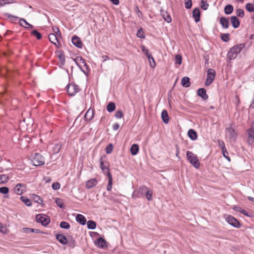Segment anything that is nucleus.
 Segmentation results:
<instances>
[{"label":"nucleus","mask_w":254,"mask_h":254,"mask_svg":"<svg viewBox=\"0 0 254 254\" xmlns=\"http://www.w3.org/2000/svg\"><path fill=\"white\" fill-rule=\"evenodd\" d=\"M94 117V110L89 108L86 112L84 116V119L86 121H90Z\"/></svg>","instance_id":"nucleus-14"},{"label":"nucleus","mask_w":254,"mask_h":254,"mask_svg":"<svg viewBox=\"0 0 254 254\" xmlns=\"http://www.w3.org/2000/svg\"><path fill=\"white\" fill-rule=\"evenodd\" d=\"M3 15L5 16H6L7 17H8V18H9L10 20L12 22H14V21H17L18 20V19L19 20L20 18H19L17 16H14V15H11L10 14H9L8 13H4L3 14Z\"/></svg>","instance_id":"nucleus-36"},{"label":"nucleus","mask_w":254,"mask_h":254,"mask_svg":"<svg viewBox=\"0 0 254 254\" xmlns=\"http://www.w3.org/2000/svg\"><path fill=\"white\" fill-rule=\"evenodd\" d=\"M246 8L249 12H254V5L252 3H248L246 5Z\"/></svg>","instance_id":"nucleus-48"},{"label":"nucleus","mask_w":254,"mask_h":254,"mask_svg":"<svg viewBox=\"0 0 254 254\" xmlns=\"http://www.w3.org/2000/svg\"><path fill=\"white\" fill-rule=\"evenodd\" d=\"M22 230L24 233H33L34 231V229L30 228H23Z\"/></svg>","instance_id":"nucleus-63"},{"label":"nucleus","mask_w":254,"mask_h":254,"mask_svg":"<svg viewBox=\"0 0 254 254\" xmlns=\"http://www.w3.org/2000/svg\"><path fill=\"white\" fill-rule=\"evenodd\" d=\"M181 84L184 87H189L190 85V79L187 76L184 77L181 80Z\"/></svg>","instance_id":"nucleus-24"},{"label":"nucleus","mask_w":254,"mask_h":254,"mask_svg":"<svg viewBox=\"0 0 254 254\" xmlns=\"http://www.w3.org/2000/svg\"><path fill=\"white\" fill-rule=\"evenodd\" d=\"M66 91L70 96H74L80 91V88L78 85L73 83L68 84L65 87Z\"/></svg>","instance_id":"nucleus-3"},{"label":"nucleus","mask_w":254,"mask_h":254,"mask_svg":"<svg viewBox=\"0 0 254 254\" xmlns=\"http://www.w3.org/2000/svg\"><path fill=\"white\" fill-rule=\"evenodd\" d=\"M94 244L100 249H104L107 247L106 241L102 237L99 238L96 241H95Z\"/></svg>","instance_id":"nucleus-10"},{"label":"nucleus","mask_w":254,"mask_h":254,"mask_svg":"<svg viewBox=\"0 0 254 254\" xmlns=\"http://www.w3.org/2000/svg\"><path fill=\"white\" fill-rule=\"evenodd\" d=\"M20 199L27 206H30L32 205L31 200L26 197L22 196L20 197Z\"/></svg>","instance_id":"nucleus-39"},{"label":"nucleus","mask_w":254,"mask_h":254,"mask_svg":"<svg viewBox=\"0 0 254 254\" xmlns=\"http://www.w3.org/2000/svg\"><path fill=\"white\" fill-rule=\"evenodd\" d=\"M163 17L165 21H166L167 23H170L172 21V18L167 13H166V14L163 15Z\"/></svg>","instance_id":"nucleus-52"},{"label":"nucleus","mask_w":254,"mask_h":254,"mask_svg":"<svg viewBox=\"0 0 254 254\" xmlns=\"http://www.w3.org/2000/svg\"><path fill=\"white\" fill-rule=\"evenodd\" d=\"M35 219L37 223H41L44 226H47L50 223L49 217L44 214H38Z\"/></svg>","instance_id":"nucleus-5"},{"label":"nucleus","mask_w":254,"mask_h":254,"mask_svg":"<svg viewBox=\"0 0 254 254\" xmlns=\"http://www.w3.org/2000/svg\"><path fill=\"white\" fill-rule=\"evenodd\" d=\"M58 58L60 61V67L63 66L65 64V56L63 51L60 52V54L58 55Z\"/></svg>","instance_id":"nucleus-29"},{"label":"nucleus","mask_w":254,"mask_h":254,"mask_svg":"<svg viewBox=\"0 0 254 254\" xmlns=\"http://www.w3.org/2000/svg\"><path fill=\"white\" fill-rule=\"evenodd\" d=\"M108 184L107 187V190H111V189L112 188L113 179H112V174L111 173H109V177H108Z\"/></svg>","instance_id":"nucleus-37"},{"label":"nucleus","mask_w":254,"mask_h":254,"mask_svg":"<svg viewBox=\"0 0 254 254\" xmlns=\"http://www.w3.org/2000/svg\"><path fill=\"white\" fill-rule=\"evenodd\" d=\"M188 136L192 140H195L197 138L196 132L193 129H190L188 132Z\"/></svg>","instance_id":"nucleus-22"},{"label":"nucleus","mask_w":254,"mask_h":254,"mask_svg":"<svg viewBox=\"0 0 254 254\" xmlns=\"http://www.w3.org/2000/svg\"><path fill=\"white\" fill-rule=\"evenodd\" d=\"M175 64H181L182 62V57L180 55H177L176 56L175 58Z\"/></svg>","instance_id":"nucleus-49"},{"label":"nucleus","mask_w":254,"mask_h":254,"mask_svg":"<svg viewBox=\"0 0 254 254\" xmlns=\"http://www.w3.org/2000/svg\"><path fill=\"white\" fill-rule=\"evenodd\" d=\"M52 29L53 32L55 33V34H57V35H61V33L60 31L59 28L58 27L54 26L52 27Z\"/></svg>","instance_id":"nucleus-55"},{"label":"nucleus","mask_w":254,"mask_h":254,"mask_svg":"<svg viewBox=\"0 0 254 254\" xmlns=\"http://www.w3.org/2000/svg\"><path fill=\"white\" fill-rule=\"evenodd\" d=\"M115 116L117 119H121L123 117V113L122 111L118 110L116 112Z\"/></svg>","instance_id":"nucleus-57"},{"label":"nucleus","mask_w":254,"mask_h":254,"mask_svg":"<svg viewBox=\"0 0 254 254\" xmlns=\"http://www.w3.org/2000/svg\"><path fill=\"white\" fill-rule=\"evenodd\" d=\"M136 36L137 37L141 39L145 38V37L142 28L138 29L136 33Z\"/></svg>","instance_id":"nucleus-42"},{"label":"nucleus","mask_w":254,"mask_h":254,"mask_svg":"<svg viewBox=\"0 0 254 254\" xmlns=\"http://www.w3.org/2000/svg\"><path fill=\"white\" fill-rule=\"evenodd\" d=\"M68 247L73 248L76 245V241L72 236H70L67 240V243Z\"/></svg>","instance_id":"nucleus-31"},{"label":"nucleus","mask_w":254,"mask_h":254,"mask_svg":"<svg viewBox=\"0 0 254 254\" xmlns=\"http://www.w3.org/2000/svg\"><path fill=\"white\" fill-rule=\"evenodd\" d=\"M117 197L118 195L117 194H115L114 192L111 191L109 199L112 200L115 202H117L119 200V199L117 198Z\"/></svg>","instance_id":"nucleus-45"},{"label":"nucleus","mask_w":254,"mask_h":254,"mask_svg":"<svg viewBox=\"0 0 254 254\" xmlns=\"http://www.w3.org/2000/svg\"><path fill=\"white\" fill-rule=\"evenodd\" d=\"M34 199L35 202H37L38 203H41L42 202V200L41 198V197L37 195H35L34 197Z\"/></svg>","instance_id":"nucleus-61"},{"label":"nucleus","mask_w":254,"mask_h":254,"mask_svg":"<svg viewBox=\"0 0 254 254\" xmlns=\"http://www.w3.org/2000/svg\"><path fill=\"white\" fill-rule=\"evenodd\" d=\"M55 202L56 204L61 208H64L65 206L64 204L63 199L60 198H55Z\"/></svg>","instance_id":"nucleus-38"},{"label":"nucleus","mask_w":254,"mask_h":254,"mask_svg":"<svg viewBox=\"0 0 254 254\" xmlns=\"http://www.w3.org/2000/svg\"><path fill=\"white\" fill-rule=\"evenodd\" d=\"M8 180V177L6 175H0V184L6 183Z\"/></svg>","instance_id":"nucleus-47"},{"label":"nucleus","mask_w":254,"mask_h":254,"mask_svg":"<svg viewBox=\"0 0 254 254\" xmlns=\"http://www.w3.org/2000/svg\"><path fill=\"white\" fill-rule=\"evenodd\" d=\"M33 165L35 166H40L45 164L44 158L39 153H35L31 160Z\"/></svg>","instance_id":"nucleus-4"},{"label":"nucleus","mask_w":254,"mask_h":254,"mask_svg":"<svg viewBox=\"0 0 254 254\" xmlns=\"http://www.w3.org/2000/svg\"><path fill=\"white\" fill-rule=\"evenodd\" d=\"M19 24L21 26L27 29L33 28L34 27L32 25L29 23L25 19L22 18L19 19Z\"/></svg>","instance_id":"nucleus-13"},{"label":"nucleus","mask_w":254,"mask_h":254,"mask_svg":"<svg viewBox=\"0 0 254 254\" xmlns=\"http://www.w3.org/2000/svg\"><path fill=\"white\" fill-rule=\"evenodd\" d=\"M100 167L103 173L108 177L109 173H111L109 169V165L106 166L104 164V162L102 161V157L100 158Z\"/></svg>","instance_id":"nucleus-11"},{"label":"nucleus","mask_w":254,"mask_h":254,"mask_svg":"<svg viewBox=\"0 0 254 254\" xmlns=\"http://www.w3.org/2000/svg\"><path fill=\"white\" fill-rule=\"evenodd\" d=\"M130 153L132 155H136L139 151V146L137 144H133L130 149Z\"/></svg>","instance_id":"nucleus-27"},{"label":"nucleus","mask_w":254,"mask_h":254,"mask_svg":"<svg viewBox=\"0 0 254 254\" xmlns=\"http://www.w3.org/2000/svg\"><path fill=\"white\" fill-rule=\"evenodd\" d=\"M233 6L231 4H227L224 7V12L227 15L231 14L233 12Z\"/></svg>","instance_id":"nucleus-32"},{"label":"nucleus","mask_w":254,"mask_h":254,"mask_svg":"<svg viewBox=\"0 0 254 254\" xmlns=\"http://www.w3.org/2000/svg\"><path fill=\"white\" fill-rule=\"evenodd\" d=\"M97 184V181L95 179H92L88 180L86 184V188L87 189H90Z\"/></svg>","instance_id":"nucleus-23"},{"label":"nucleus","mask_w":254,"mask_h":254,"mask_svg":"<svg viewBox=\"0 0 254 254\" xmlns=\"http://www.w3.org/2000/svg\"><path fill=\"white\" fill-rule=\"evenodd\" d=\"M233 209L236 212H241V211L242 210L243 208H242L241 207L239 206L235 205L233 206Z\"/></svg>","instance_id":"nucleus-64"},{"label":"nucleus","mask_w":254,"mask_h":254,"mask_svg":"<svg viewBox=\"0 0 254 254\" xmlns=\"http://www.w3.org/2000/svg\"><path fill=\"white\" fill-rule=\"evenodd\" d=\"M161 118L163 122L165 124H167L169 121V117L167 111L166 110H163L161 113Z\"/></svg>","instance_id":"nucleus-26"},{"label":"nucleus","mask_w":254,"mask_h":254,"mask_svg":"<svg viewBox=\"0 0 254 254\" xmlns=\"http://www.w3.org/2000/svg\"><path fill=\"white\" fill-rule=\"evenodd\" d=\"M245 43H241L232 47L227 53V58L230 60H234L242 50L245 47Z\"/></svg>","instance_id":"nucleus-1"},{"label":"nucleus","mask_w":254,"mask_h":254,"mask_svg":"<svg viewBox=\"0 0 254 254\" xmlns=\"http://www.w3.org/2000/svg\"><path fill=\"white\" fill-rule=\"evenodd\" d=\"M74 62L77 65V66L81 69V70L87 76V72L85 70L82 68V66H80L79 60H77V57L73 60Z\"/></svg>","instance_id":"nucleus-46"},{"label":"nucleus","mask_w":254,"mask_h":254,"mask_svg":"<svg viewBox=\"0 0 254 254\" xmlns=\"http://www.w3.org/2000/svg\"><path fill=\"white\" fill-rule=\"evenodd\" d=\"M223 156L229 161H230V158L228 156V152L227 151V149L222 151Z\"/></svg>","instance_id":"nucleus-60"},{"label":"nucleus","mask_w":254,"mask_h":254,"mask_svg":"<svg viewBox=\"0 0 254 254\" xmlns=\"http://www.w3.org/2000/svg\"><path fill=\"white\" fill-rule=\"evenodd\" d=\"M31 34L33 36H34L36 37L38 40H40L42 38V35L40 32H39L37 30H34L31 31Z\"/></svg>","instance_id":"nucleus-43"},{"label":"nucleus","mask_w":254,"mask_h":254,"mask_svg":"<svg viewBox=\"0 0 254 254\" xmlns=\"http://www.w3.org/2000/svg\"><path fill=\"white\" fill-rule=\"evenodd\" d=\"M116 109V104L112 102H109L107 106V110L108 112L111 113Z\"/></svg>","instance_id":"nucleus-35"},{"label":"nucleus","mask_w":254,"mask_h":254,"mask_svg":"<svg viewBox=\"0 0 254 254\" xmlns=\"http://www.w3.org/2000/svg\"><path fill=\"white\" fill-rule=\"evenodd\" d=\"M218 146L221 148L222 151H224V150L226 149V148L225 146L224 142L223 140H218Z\"/></svg>","instance_id":"nucleus-56"},{"label":"nucleus","mask_w":254,"mask_h":254,"mask_svg":"<svg viewBox=\"0 0 254 254\" xmlns=\"http://www.w3.org/2000/svg\"><path fill=\"white\" fill-rule=\"evenodd\" d=\"M60 187L61 185L58 182H55L52 185V188L55 190H59L60 189Z\"/></svg>","instance_id":"nucleus-54"},{"label":"nucleus","mask_w":254,"mask_h":254,"mask_svg":"<svg viewBox=\"0 0 254 254\" xmlns=\"http://www.w3.org/2000/svg\"><path fill=\"white\" fill-rule=\"evenodd\" d=\"M56 239L62 245H65L67 243V239L63 234H57L56 235Z\"/></svg>","instance_id":"nucleus-17"},{"label":"nucleus","mask_w":254,"mask_h":254,"mask_svg":"<svg viewBox=\"0 0 254 254\" xmlns=\"http://www.w3.org/2000/svg\"><path fill=\"white\" fill-rule=\"evenodd\" d=\"M71 41L72 44L78 48H82V43L80 39L77 36L74 35L72 37Z\"/></svg>","instance_id":"nucleus-12"},{"label":"nucleus","mask_w":254,"mask_h":254,"mask_svg":"<svg viewBox=\"0 0 254 254\" xmlns=\"http://www.w3.org/2000/svg\"><path fill=\"white\" fill-rule=\"evenodd\" d=\"M220 37L221 40L225 42H227L230 40V34L229 33H222L220 35Z\"/></svg>","instance_id":"nucleus-40"},{"label":"nucleus","mask_w":254,"mask_h":254,"mask_svg":"<svg viewBox=\"0 0 254 254\" xmlns=\"http://www.w3.org/2000/svg\"><path fill=\"white\" fill-rule=\"evenodd\" d=\"M145 195L149 201L152 199V191H146Z\"/></svg>","instance_id":"nucleus-59"},{"label":"nucleus","mask_w":254,"mask_h":254,"mask_svg":"<svg viewBox=\"0 0 254 254\" xmlns=\"http://www.w3.org/2000/svg\"><path fill=\"white\" fill-rule=\"evenodd\" d=\"M197 95L203 100H206L208 98V96L206 94V90L203 88H201L198 89Z\"/></svg>","instance_id":"nucleus-15"},{"label":"nucleus","mask_w":254,"mask_h":254,"mask_svg":"<svg viewBox=\"0 0 254 254\" xmlns=\"http://www.w3.org/2000/svg\"><path fill=\"white\" fill-rule=\"evenodd\" d=\"M226 220L230 225L235 228H239L242 226L240 222L231 215L228 216L226 218Z\"/></svg>","instance_id":"nucleus-8"},{"label":"nucleus","mask_w":254,"mask_h":254,"mask_svg":"<svg viewBox=\"0 0 254 254\" xmlns=\"http://www.w3.org/2000/svg\"><path fill=\"white\" fill-rule=\"evenodd\" d=\"M141 49L142 53L147 57V59H148L150 66L152 68L154 67L156 65L155 62L152 55L149 52L148 50L144 45L141 46Z\"/></svg>","instance_id":"nucleus-6"},{"label":"nucleus","mask_w":254,"mask_h":254,"mask_svg":"<svg viewBox=\"0 0 254 254\" xmlns=\"http://www.w3.org/2000/svg\"><path fill=\"white\" fill-rule=\"evenodd\" d=\"M200 6L201 8L203 10H207L209 6V4L207 3V1H205L204 0H202L200 2Z\"/></svg>","instance_id":"nucleus-44"},{"label":"nucleus","mask_w":254,"mask_h":254,"mask_svg":"<svg viewBox=\"0 0 254 254\" xmlns=\"http://www.w3.org/2000/svg\"><path fill=\"white\" fill-rule=\"evenodd\" d=\"M28 189L27 185L24 183L17 184L13 189V190H25Z\"/></svg>","instance_id":"nucleus-21"},{"label":"nucleus","mask_w":254,"mask_h":254,"mask_svg":"<svg viewBox=\"0 0 254 254\" xmlns=\"http://www.w3.org/2000/svg\"><path fill=\"white\" fill-rule=\"evenodd\" d=\"M58 36V35L57 34L54 33H50L48 36L49 41L55 45H57L56 43H59L57 37Z\"/></svg>","instance_id":"nucleus-25"},{"label":"nucleus","mask_w":254,"mask_h":254,"mask_svg":"<svg viewBox=\"0 0 254 254\" xmlns=\"http://www.w3.org/2000/svg\"><path fill=\"white\" fill-rule=\"evenodd\" d=\"M113 149V145L112 144L110 143L105 148L106 152L107 154H110Z\"/></svg>","instance_id":"nucleus-50"},{"label":"nucleus","mask_w":254,"mask_h":254,"mask_svg":"<svg viewBox=\"0 0 254 254\" xmlns=\"http://www.w3.org/2000/svg\"><path fill=\"white\" fill-rule=\"evenodd\" d=\"M241 213H242L243 214H244V215L249 217H252L253 216V214L252 213L249 212L243 209L241 211Z\"/></svg>","instance_id":"nucleus-58"},{"label":"nucleus","mask_w":254,"mask_h":254,"mask_svg":"<svg viewBox=\"0 0 254 254\" xmlns=\"http://www.w3.org/2000/svg\"><path fill=\"white\" fill-rule=\"evenodd\" d=\"M248 132L249 134L248 142L250 145H252L254 142V133L249 129L248 130Z\"/></svg>","instance_id":"nucleus-30"},{"label":"nucleus","mask_w":254,"mask_h":254,"mask_svg":"<svg viewBox=\"0 0 254 254\" xmlns=\"http://www.w3.org/2000/svg\"><path fill=\"white\" fill-rule=\"evenodd\" d=\"M60 228L64 229H69L70 227L69 223L65 221H62L60 224Z\"/></svg>","instance_id":"nucleus-41"},{"label":"nucleus","mask_w":254,"mask_h":254,"mask_svg":"<svg viewBox=\"0 0 254 254\" xmlns=\"http://www.w3.org/2000/svg\"><path fill=\"white\" fill-rule=\"evenodd\" d=\"M226 134L228 135L229 137L232 139H235L237 137V133L234 128L230 125L229 127L226 128Z\"/></svg>","instance_id":"nucleus-9"},{"label":"nucleus","mask_w":254,"mask_h":254,"mask_svg":"<svg viewBox=\"0 0 254 254\" xmlns=\"http://www.w3.org/2000/svg\"><path fill=\"white\" fill-rule=\"evenodd\" d=\"M62 144L61 143H55L53 147V151L54 154L58 153L61 148H62Z\"/></svg>","instance_id":"nucleus-34"},{"label":"nucleus","mask_w":254,"mask_h":254,"mask_svg":"<svg viewBox=\"0 0 254 254\" xmlns=\"http://www.w3.org/2000/svg\"><path fill=\"white\" fill-rule=\"evenodd\" d=\"M215 76V70L212 68H209L207 72V78L205 81V86L210 85L214 80Z\"/></svg>","instance_id":"nucleus-7"},{"label":"nucleus","mask_w":254,"mask_h":254,"mask_svg":"<svg viewBox=\"0 0 254 254\" xmlns=\"http://www.w3.org/2000/svg\"><path fill=\"white\" fill-rule=\"evenodd\" d=\"M236 14L237 16L241 18L244 16V11L243 9L239 8L236 10Z\"/></svg>","instance_id":"nucleus-53"},{"label":"nucleus","mask_w":254,"mask_h":254,"mask_svg":"<svg viewBox=\"0 0 254 254\" xmlns=\"http://www.w3.org/2000/svg\"><path fill=\"white\" fill-rule=\"evenodd\" d=\"M135 11L136 13V14L138 15L139 17H140L142 15V13L141 11L139 10V7L138 6H136L134 8Z\"/></svg>","instance_id":"nucleus-62"},{"label":"nucleus","mask_w":254,"mask_h":254,"mask_svg":"<svg viewBox=\"0 0 254 254\" xmlns=\"http://www.w3.org/2000/svg\"><path fill=\"white\" fill-rule=\"evenodd\" d=\"M220 24L224 29H227L229 26V21L228 18L222 17L220 19Z\"/></svg>","instance_id":"nucleus-18"},{"label":"nucleus","mask_w":254,"mask_h":254,"mask_svg":"<svg viewBox=\"0 0 254 254\" xmlns=\"http://www.w3.org/2000/svg\"><path fill=\"white\" fill-rule=\"evenodd\" d=\"M192 16L195 22H198L200 20V12L199 8L196 7L192 11Z\"/></svg>","instance_id":"nucleus-16"},{"label":"nucleus","mask_w":254,"mask_h":254,"mask_svg":"<svg viewBox=\"0 0 254 254\" xmlns=\"http://www.w3.org/2000/svg\"><path fill=\"white\" fill-rule=\"evenodd\" d=\"M185 5L186 9H190L192 6L191 0H185Z\"/></svg>","instance_id":"nucleus-51"},{"label":"nucleus","mask_w":254,"mask_h":254,"mask_svg":"<svg viewBox=\"0 0 254 254\" xmlns=\"http://www.w3.org/2000/svg\"><path fill=\"white\" fill-rule=\"evenodd\" d=\"M77 60H79L80 66H82V65H83L84 67H86V71L87 72V75H88L89 72V68L86 64L85 60L82 58L81 57H77Z\"/></svg>","instance_id":"nucleus-28"},{"label":"nucleus","mask_w":254,"mask_h":254,"mask_svg":"<svg viewBox=\"0 0 254 254\" xmlns=\"http://www.w3.org/2000/svg\"><path fill=\"white\" fill-rule=\"evenodd\" d=\"M230 19L234 28H237L239 27L240 22L237 16H232Z\"/></svg>","instance_id":"nucleus-20"},{"label":"nucleus","mask_w":254,"mask_h":254,"mask_svg":"<svg viewBox=\"0 0 254 254\" xmlns=\"http://www.w3.org/2000/svg\"><path fill=\"white\" fill-rule=\"evenodd\" d=\"M187 158L188 161L195 168L200 166V163L197 156L191 151H188L186 153Z\"/></svg>","instance_id":"nucleus-2"},{"label":"nucleus","mask_w":254,"mask_h":254,"mask_svg":"<svg viewBox=\"0 0 254 254\" xmlns=\"http://www.w3.org/2000/svg\"><path fill=\"white\" fill-rule=\"evenodd\" d=\"M87 223V228L90 230H94L96 227V223L93 220H89Z\"/></svg>","instance_id":"nucleus-33"},{"label":"nucleus","mask_w":254,"mask_h":254,"mask_svg":"<svg viewBox=\"0 0 254 254\" xmlns=\"http://www.w3.org/2000/svg\"><path fill=\"white\" fill-rule=\"evenodd\" d=\"M76 221L81 225H84L86 223V219L82 214H78L75 218Z\"/></svg>","instance_id":"nucleus-19"}]
</instances>
